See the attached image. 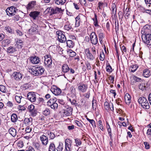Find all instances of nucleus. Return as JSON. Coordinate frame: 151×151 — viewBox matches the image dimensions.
Returning <instances> with one entry per match:
<instances>
[{"label":"nucleus","instance_id":"1","mask_svg":"<svg viewBox=\"0 0 151 151\" xmlns=\"http://www.w3.org/2000/svg\"><path fill=\"white\" fill-rule=\"evenodd\" d=\"M32 71V73L33 75L38 76L42 75L45 69L42 67L37 66L33 68Z\"/></svg>","mask_w":151,"mask_h":151},{"label":"nucleus","instance_id":"6","mask_svg":"<svg viewBox=\"0 0 151 151\" xmlns=\"http://www.w3.org/2000/svg\"><path fill=\"white\" fill-rule=\"evenodd\" d=\"M17 9L13 6L8 7L6 10L7 14L9 16H12L15 15Z\"/></svg>","mask_w":151,"mask_h":151},{"label":"nucleus","instance_id":"64","mask_svg":"<svg viewBox=\"0 0 151 151\" xmlns=\"http://www.w3.org/2000/svg\"><path fill=\"white\" fill-rule=\"evenodd\" d=\"M145 1L147 4H149V7L151 6V0H145Z\"/></svg>","mask_w":151,"mask_h":151},{"label":"nucleus","instance_id":"59","mask_svg":"<svg viewBox=\"0 0 151 151\" xmlns=\"http://www.w3.org/2000/svg\"><path fill=\"white\" fill-rule=\"evenodd\" d=\"M105 57L104 54V52L101 53L100 55V59L101 61H103Z\"/></svg>","mask_w":151,"mask_h":151},{"label":"nucleus","instance_id":"30","mask_svg":"<svg viewBox=\"0 0 151 151\" xmlns=\"http://www.w3.org/2000/svg\"><path fill=\"white\" fill-rule=\"evenodd\" d=\"M70 70L67 64H64L62 66V71L64 73H67Z\"/></svg>","mask_w":151,"mask_h":151},{"label":"nucleus","instance_id":"33","mask_svg":"<svg viewBox=\"0 0 151 151\" xmlns=\"http://www.w3.org/2000/svg\"><path fill=\"white\" fill-rule=\"evenodd\" d=\"M9 133L13 137L15 136L16 134V129L13 128H11L9 130Z\"/></svg>","mask_w":151,"mask_h":151},{"label":"nucleus","instance_id":"13","mask_svg":"<svg viewBox=\"0 0 151 151\" xmlns=\"http://www.w3.org/2000/svg\"><path fill=\"white\" fill-rule=\"evenodd\" d=\"M33 145L37 150L42 151H45V147H44V146H42V145L37 142H34L33 143Z\"/></svg>","mask_w":151,"mask_h":151},{"label":"nucleus","instance_id":"12","mask_svg":"<svg viewBox=\"0 0 151 151\" xmlns=\"http://www.w3.org/2000/svg\"><path fill=\"white\" fill-rule=\"evenodd\" d=\"M49 10H50V13L51 14L58 13L62 11L61 8L57 7H50L49 8Z\"/></svg>","mask_w":151,"mask_h":151},{"label":"nucleus","instance_id":"25","mask_svg":"<svg viewBox=\"0 0 151 151\" xmlns=\"http://www.w3.org/2000/svg\"><path fill=\"white\" fill-rule=\"evenodd\" d=\"M143 75L145 77L147 78L151 75V72L147 69H145L143 71Z\"/></svg>","mask_w":151,"mask_h":151},{"label":"nucleus","instance_id":"38","mask_svg":"<svg viewBox=\"0 0 151 151\" xmlns=\"http://www.w3.org/2000/svg\"><path fill=\"white\" fill-rule=\"evenodd\" d=\"M80 16L79 15H78L75 18L76 21L75 26L76 27H78L80 25Z\"/></svg>","mask_w":151,"mask_h":151},{"label":"nucleus","instance_id":"32","mask_svg":"<svg viewBox=\"0 0 151 151\" xmlns=\"http://www.w3.org/2000/svg\"><path fill=\"white\" fill-rule=\"evenodd\" d=\"M18 119L17 115L15 114H13L11 116V121L13 122H15Z\"/></svg>","mask_w":151,"mask_h":151},{"label":"nucleus","instance_id":"7","mask_svg":"<svg viewBox=\"0 0 151 151\" xmlns=\"http://www.w3.org/2000/svg\"><path fill=\"white\" fill-rule=\"evenodd\" d=\"M90 38L92 44L96 45L98 42L97 36L95 32H92L90 35Z\"/></svg>","mask_w":151,"mask_h":151},{"label":"nucleus","instance_id":"52","mask_svg":"<svg viewBox=\"0 0 151 151\" xmlns=\"http://www.w3.org/2000/svg\"><path fill=\"white\" fill-rule=\"evenodd\" d=\"M106 71L108 72L111 73L112 71L111 67L109 63L108 65L106 66Z\"/></svg>","mask_w":151,"mask_h":151},{"label":"nucleus","instance_id":"60","mask_svg":"<svg viewBox=\"0 0 151 151\" xmlns=\"http://www.w3.org/2000/svg\"><path fill=\"white\" fill-rule=\"evenodd\" d=\"M30 126H28L26 128L25 131L27 133H29L32 130V128L30 127Z\"/></svg>","mask_w":151,"mask_h":151},{"label":"nucleus","instance_id":"22","mask_svg":"<svg viewBox=\"0 0 151 151\" xmlns=\"http://www.w3.org/2000/svg\"><path fill=\"white\" fill-rule=\"evenodd\" d=\"M125 101L127 104H129L131 103V96L128 93L125 94L124 96Z\"/></svg>","mask_w":151,"mask_h":151},{"label":"nucleus","instance_id":"29","mask_svg":"<svg viewBox=\"0 0 151 151\" xmlns=\"http://www.w3.org/2000/svg\"><path fill=\"white\" fill-rule=\"evenodd\" d=\"M10 43V40L8 39H6L2 41V45L3 47H7Z\"/></svg>","mask_w":151,"mask_h":151},{"label":"nucleus","instance_id":"26","mask_svg":"<svg viewBox=\"0 0 151 151\" xmlns=\"http://www.w3.org/2000/svg\"><path fill=\"white\" fill-rule=\"evenodd\" d=\"M36 5V1H32L29 2L26 8L27 9H30L33 8Z\"/></svg>","mask_w":151,"mask_h":151},{"label":"nucleus","instance_id":"28","mask_svg":"<svg viewBox=\"0 0 151 151\" xmlns=\"http://www.w3.org/2000/svg\"><path fill=\"white\" fill-rule=\"evenodd\" d=\"M15 45L16 47L18 49H21L23 47V42L20 40H18Z\"/></svg>","mask_w":151,"mask_h":151},{"label":"nucleus","instance_id":"45","mask_svg":"<svg viewBox=\"0 0 151 151\" xmlns=\"http://www.w3.org/2000/svg\"><path fill=\"white\" fill-rule=\"evenodd\" d=\"M68 52L71 57H73L76 55V53L71 50H69Z\"/></svg>","mask_w":151,"mask_h":151},{"label":"nucleus","instance_id":"21","mask_svg":"<svg viewBox=\"0 0 151 151\" xmlns=\"http://www.w3.org/2000/svg\"><path fill=\"white\" fill-rule=\"evenodd\" d=\"M150 27L148 25H145L143 27L141 31V33L142 34L148 33L150 30L149 29Z\"/></svg>","mask_w":151,"mask_h":151},{"label":"nucleus","instance_id":"49","mask_svg":"<svg viewBox=\"0 0 151 151\" xmlns=\"http://www.w3.org/2000/svg\"><path fill=\"white\" fill-rule=\"evenodd\" d=\"M50 113V111L48 109H45L43 112V114L45 116L49 115Z\"/></svg>","mask_w":151,"mask_h":151},{"label":"nucleus","instance_id":"54","mask_svg":"<svg viewBox=\"0 0 151 151\" xmlns=\"http://www.w3.org/2000/svg\"><path fill=\"white\" fill-rule=\"evenodd\" d=\"M5 29L9 33H13L12 29L10 27H6L5 28Z\"/></svg>","mask_w":151,"mask_h":151},{"label":"nucleus","instance_id":"51","mask_svg":"<svg viewBox=\"0 0 151 151\" xmlns=\"http://www.w3.org/2000/svg\"><path fill=\"white\" fill-rule=\"evenodd\" d=\"M22 97L21 96H15V99L18 103H20L21 102V100Z\"/></svg>","mask_w":151,"mask_h":151},{"label":"nucleus","instance_id":"55","mask_svg":"<svg viewBox=\"0 0 151 151\" xmlns=\"http://www.w3.org/2000/svg\"><path fill=\"white\" fill-rule=\"evenodd\" d=\"M49 106L51 108L53 109H56L58 107V104L57 103H54V104L53 105H50V106Z\"/></svg>","mask_w":151,"mask_h":151},{"label":"nucleus","instance_id":"47","mask_svg":"<svg viewBox=\"0 0 151 151\" xmlns=\"http://www.w3.org/2000/svg\"><path fill=\"white\" fill-rule=\"evenodd\" d=\"M98 125L99 128L102 130H103L104 127H103L102 122L101 120H99L98 122Z\"/></svg>","mask_w":151,"mask_h":151},{"label":"nucleus","instance_id":"50","mask_svg":"<svg viewBox=\"0 0 151 151\" xmlns=\"http://www.w3.org/2000/svg\"><path fill=\"white\" fill-rule=\"evenodd\" d=\"M94 24L95 27H98L99 26L98 24V21L97 19V16L96 14L95 15V19H93Z\"/></svg>","mask_w":151,"mask_h":151},{"label":"nucleus","instance_id":"34","mask_svg":"<svg viewBox=\"0 0 151 151\" xmlns=\"http://www.w3.org/2000/svg\"><path fill=\"white\" fill-rule=\"evenodd\" d=\"M55 3L58 5H63L66 1V0H54Z\"/></svg>","mask_w":151,"mask_h":151},{"label":"nucleus","instance_id":"62","mask_svg":"<svg viewBox=\"0 0 151 151\" xmlns=\"http://www.w3.org/2000/svg\"><path fill=\"white\" fill-rule=\"evenodd\" d=\"M85 64L87 69L88 70H91V67L90 65V63L88 62H87Z\"/></svg>","mask_w":151,"mask_h":151},{"label":"nucleus","instance_id":"23","mask_svg":"<svg viewBox=\"0 0 151 151\" xmlns=\"http://www.w3.org/2000/svg\"><path fill=\"white\" fill-rule=\"evenodd\" d=\"M32 119L31 118H25L24 120V123L27 126H30L32 125Z\"/></svg>","mask_w":151,"mask_h":151},{"label":"nucleus","instance_id":"3","mask_svg":"<svg viewBox=\"0 0 151 151\" xmlns=\"http://www.w3.org/2000/svg\"><path fill=\"white\" fill-rule=\"evenodd\" d=\"M142 34V39L144 42L147 45H151V34L148 33Z\"/></svg>","mask_w":151,"mask_h":151},{"label":"nucleus","instance_id":"58","mask_svg":"<svg viewBox=\"0 0 151 151\" xmlns=\"http://www.w3.org/2000/svg\"><path fill=\"white\" fill-rule=\"evenodd\" d=\"M35 108V106L34 105L31 104L28 106V109L29 111H32Z\"/></svg>","mask_w":151,"mask_h":151},{"label":"nucleus","instance_id":"56","mask_svg":"<svg viewBox=\"0 0 151 151\" xmlns=\"http://www.w3.org/2000/svg\"><path fill=\"white\" fill-rule=\"evenodd\" d=\"M75 123L77 125L80 127L81 128L83 127V125L81 122L78 121L76 120L75 121Z\"/></svg>","mask_w":151,"mask_h":151},{"label":"nucleus","instance_id":"10","mask_svg":"<svg viewBox=\"0 0 151 151\" xmlns=\"http://www.w3.org/2000/svg\"><path fill=\"white\" fill-rule=\"evenodd\" d=\"M51 91L56 96L60 95L62 92L61 90L55 86H52Z\"/></svg>","mask_w":151,"mask_h":151},{"label":"nucleus","instance_id":"15","mask_svg":"<svg viewBox=\"0 0 151 151\" xmlns=\"http://www.w3.org/2000/svg\"><path fill=\"white\" fill-rule=\"evenodd\" d=\"M40 12L38 11H34L31 12L29 14V16L34 19L36 20L38 18Z\"/></svg>","mask_w":151,"mask_h":151},{"label":"nucleus","instance_id":"61","mask_svg":"<svg viewBox=\"0 0 151 151\" xmlns=\"http://www.w3.org/2000/svg\"><path fill=\"white\" fill-rule=\"evenodd\" d=\"M17 146L19 147H22L23 146V142L21 141H19L17 144Z\"/></svg>","mask_w":151,"mask_h":151},{"label":"nucleus","instance_id":"44","mask_svg":"<svg viewBox=\"0 0 151 151\" xmlns=\"http://www.w3.org/2000/svg\"><path fill=\"white\" fill-rule=\"evenodd\" d=\"M138 68V66L136 65H134L130 66L131 71L132 72H134L137 70Z\"/></svg>","mask_w":151,"mask_h":151},{"label":"nucleus","instance_id":"48","mask_svg":"<svg viewBox=\"0 0 151 151\" xmlns=\"http://www.w3.org/2000/svg\"><path fill=\"white\" fill-rule=\"evenodd\" d=\"M71 93L73 96H75L76 94V90L74 87L72 86L70 87V88Z\"/></svg>","mask_w":151,"mask_h":151},{"label":"nucleus","instance_id":"8","mask_svg":"<svg viewBox=\"0 0 151 151\" xmlns=\"http://www.w3.org/2000/svg\"><path fill=\"white\" fill-rule=\"evenodd\" d=\"M85 55L86 58L90 60H92L95 59V57L90 52L88 48L85 49Z\"/></svg>","mask_w":151,"mask_h":151},{"label":"nucleus","instance_id":"39","mask_svg":"<svg viewBox=\"0 0 151 151\" xmlns=\"http://www.w3.org/2000/svg\"><path fill=\"white\" fill-rule=\"evenodd\" d=\"M56 150L54 144L51 143L49 147L48 151H55Z\"/></svg>","mask_w":151,"mask_h":151},{"label":"nucleus","instance_id":"14","mask_svg":"<svg viewBox=\"0 0 151 151\" xmlns=\"http://www.w3.org/2000/svg\"><path fill=\"white\" fill-rule=\"evenodd\" d=\"M14 79L17 81L21 80L23 77V75L18 72H14L13 74Z\"/></svg>","mask_w":151,"mask_h":151},{"label":"nucleus","instance_id":"41","mask_svg":"<svg viewBox=\"0 0 151 151\" xmlns=\"http://www.w3.org/2000/svg\"><path fill=\"white\" fill-rule=\"evenodd\" d=\"M63 149V143L60 142L58 147L56 148V150L57 151H62Z\"/></svg>","mask_w":151,"mask_h":151},{"label":"nucleus","instance_id":"37","mask_svg":"<svg viewBox=\"0 0 151 151\" xmlns=\"http://www.w3.org/2000/svg\"><path fill=\"white\" fill-rule=\"evenodd\" d=\"M64 28L65 29L68 31L72 29L71 26L68 22H66V24L64 26Z\"/></svg>","mask_w":151,"mask_h":151},{"label":"nucleus","instance_id":"53","mask_svg":"<svg viewBox=\"0 0 151 151\" xmlns=\"http://www.w3.org/2000/svg\"><path fill=\"white\" fill-rule=\"evenodd\" d=\"M0 91L3 93H5L6 91L5 87L3 85H0Z\"/></svg>","mask_w":151,"mask_h":151},{"label":"nucleus","instance_id":"9","mask_svg":"<svg viewBox=\"0 0 151 151\" xmlns=\"http://www.w3.org/2000/svg\"><path fill=\"white\" fill-rule=\"evenodd\" d=\"M72 141L71 140L68 139H65V151H71L72 150L71 144Z\"/></svg>","mask_w":151,"mask_h":151},{"label":"nucleus","instance_id":"36","mask_svg":"<svg viewBox=\"0 0 151 151\" xmlns=\"http://www.w3.org/2000/svg\"><path fill=\"white\" fill-rule=\"evenodd\" d=\"M57 99L56 98L54 97L50 99L49 101L47 102V105L49 106L52 105V102H56Z\"/></svg>","mask_w":151,"mask_h":151},{"label":"nucleus","instance_id":"35","mask_svg":"<svg viewBox=\"0 0 151 151\" xmlns=\"http://www.w3.org/2000/svg\"><path fill=\"white\" fill-rule=\"evenodd\" d=\"M98 37L99 38V40L100 41V43L101 44L103 43V39L104 38V34L102 32L100 33L98 35Z\"/></svg>","mask_w":151,"mask_h":151},{"label":"nucleus","instance_id":"42","mask_svg":"<svg viewBox=\"0 0 151 151\" xmlns=\"http://www.w3.org/2000/svg\"><path fill=\"white\" fill-rule=\"evenodd\" d=\"M112 16H115L116 14V9L115 5H113L111 7Z\"/></svg>","mask_w":151,"mask_h":151},{"label":"nucleus","instance_id":"63","mask_svg":"<svg viewBox=\"0 0 151 151\" xmlns=\"http://www.w3.org/2000/svg\"><path fill=\"white\" fill-rule=\"evenodd\" d=\"M144 144L145 145V147L146 149H148L150 148V145L147 142H145Z\"/></svg>","mask_w":151,"mask_h":151},{"label":"nucleus","instance_id":"31","mask_svg":"<svg viewBox=\"0 0 151 151\" xmlns=\"http://www.w3.org/2000/svg\"><path fill=\"white\" fill-rule=\"evenodd\" d=\"M132 78L133 79V81H132V80H131V84H133L134 82H140L141 80L140 78L134 76H132Z\"/></svg>","mask_w":151,"mask_h":151},{"label":"nucleus","instance_id":"11","mask_svg":"<svg viewBox=\"0 0 151 151\" xmlns=\"http://www.w3.org/2000/svg\"><path fill=\"white\" fill-rule=\"evenodd\" d=\"M28 99L31 102L35 101L36 100V96L33 92L29 93L27 95Z\"/></svg>","mask_w":151,"mask_h":151},{"label":"nucleus","instance_id":"20","mask_svg":"<svg viewBox=\"0 0 151 151\" xmlns=\"http://www.w3.org/2000/svg\"><path fill=\"white\" fill-rule=\"evenodd\" d=\"M73 109L69 107L64 110L63 112V115L65 116H68L72 114Z\"/></svg>","mask_w":151,"mask_h":151},{"label":"nucleus","instance_id":"5","mask_svg":"<svg viewBox=\"0 0 151 151\" xmlns=\"http://www.w3.org/2000/svg\"><path fill=\"white\" fill-rule=\"evenodd\" d=\"M44 64L47 68L51 67L52 60L50 55H46L44 56Z\"/></svg>","mask_w":151,"mask_h":151},{"label":"nucleus","instance_id":"17","mask_svg":"<svg viewBox=\"0 0 151 151\" xmlns=\"http://www.w3.org/2000/svg\"><path fill=\"white\" fill-rule=\"evenodd\" d=\"M40 139L42 145H47L48 142L47 137L43 135L40 136Z\"/></svg>","mask_w":151,"mask_h":151},{"label":"nucleus","instance_id":"46","mask_svg":"<svg viewBox=\"0 0 151 151\" xmlns=\"http://www.w3.org/2000/svg\"><path fill=\"white\" fill-rule=\"evenodd\" d=\"M86 119L92 125L93 127H96V125L95 122L93 119H91L88 118L87 116L86 117Z\"/></svg>","mask_w":151,"mask_h":151},{"label":"nucleus","instance_id":"57","mask_svg":"<svg viewBox=\"0 0 151 151\" xmlns=\"http://www.w3.org/2000/svg\"><path fill=\"white\" fill-rule=\"evenodd\" d=\"M146 86H145V84H144L143 83H140L139 85V89L143 90L145 89Z\"/></svg>","mask_w":151,"mask_h":151},{"label":"nucleus","instance_id":"43","mask_svg":"<svg viewBox=\"0 0 151 151\" xmlns=\"http://www.w3.org/2000/svg\"><path fill=\"white\" fill-rule=\"evenodd\" d=\"M75 140L76 143L75 146L78 147L80 146L82 142L80 139L76 138L75 139Z\"/></svg>","mask_w":151,"mask_h":151},{"label":"nucleus","instance_id":"19","mask_svg":"<svg viewBox=\"0 0 151 151\" xmlns=\"http://www.w3.org/2000/svg\"><path fill=\"white\" fill-rule=\"evenodd\" d=\"M104 108L106 110H109L110 109L111 111L114 110L113 105L112 103L110 104L108 102H105L104 103Z\"/></svg>","mask_w":151,"mask_h":151},{"label":"nucleus","instance_id":"2","mask_svg":"<svg viewBox=\"0 0 151 151\" xmlns=\"http://www.w3.org/2000/svg\"><path fill=\"white\" fill-rule=\"evenodd\" d=\"M138 102L144 109H148L150 108L149 105L145 98L143 97L139 98L138 100Z\"/></svg>","mask_w":151,"mask_h":151},{"label":"nucleus","instance_id":"24","mask_svg":"<svg viewBox=\"0 0 151 151\" xmlns=\"http://www.w3.org/2000/svg\"><path fill=\"white\" fill-rule=\"evenodd\" d=\"M44 134L47 135L51 139H54L55 137V134L49 131L46 130Z\"/></svg>","mask_w":151,"mask_h":151},{"label":"nucleus","instance_id":"4","mask_svg":"<svg viewBox=\"0 0 151 151\" xmlns=\"http://www.w3.org/2000/svg\"><path fill=\"white\" fill-rule=\"evenodd\" d=\"M56 34L58 35V40L60 42H65L66 41L65 36L61 30H59L56 32Z\"/></svg>","mask_w":151,"mask_h":151},{"label":"nucleus","instance_id":"18","mask_svg":"<svg viewBox=\"0 0 151 151\" xmlns=\"http://www.w3.org/2000/svg\"><path fill=\"white\" fill-rule=\"evenodd\" d=\"M87 88V86L86 85L84 84H80L78 87V90L82 93L86 92Z\"/></svg>","mask_w":151,"mask_h":151},{"label":"nucleus","instance_id":"27","mask_svg":"<svg viewBox=\"0 0 151 151\" xmlns=\"http://www.w3.org/2000/svg\"><path fill=\"white\" fill-rule=\"evenodd\" d=\"M17 51L15 47L12 46H10L8 47L6 50L7 52L8 53L12 54Z\"/></svg>","mask_w":151,"mask_h":151},{"label":"nucleus","instance_id":"16","mask_svg":"<svg viewBox=\"0 0 151 151\" xmlns=\"http://www.w3.org/2000/svg\"><path fill=\"white\" fill-rule=\"evenodd\" d=\"M30 60L32 63L34 64H37L40 62V58L35 56L30 57Z\"/></svg>","mask_w":151,"mask_h":151},{"label":"nucleus","instance_id":"40","mask_svg":"<svg viewBox=\"0 0 151 151\" xmlns=\"http://www.w3.org/2000/svg\"><path fill=\"white\" fill-rule=\"evenodd\" d=\"M67 46L70 47L72 48L74 46V43L73 42L70 40H68L67 41Z\"/></svg>","mask_w":151,"mask_h":151}]
</instances>
